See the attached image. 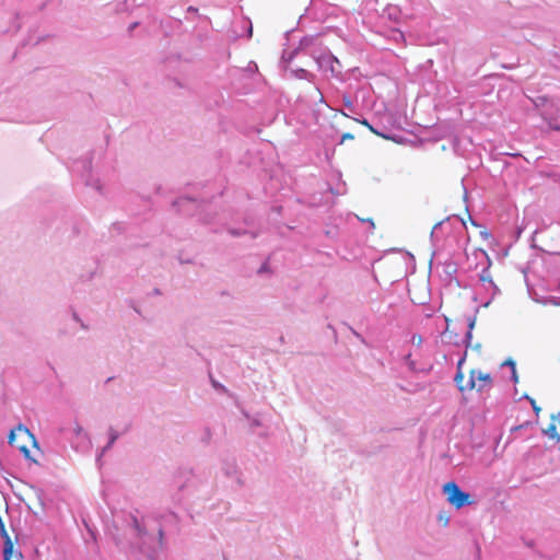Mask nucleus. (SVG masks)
I'll return each mask as SVG.
<instances>
[{
  "instance_id": "obj_1",
  "label": "nucleus",
  "mask_w": 560,
  "mask_h": 560,
  "mask_svg": "<svg viewBox=\"0 0 560 560\" xmlns=\"http://www.w3.org/2000/svg\"><path fill=\"white\" fill-rule=\"evenodd\" d=\"M8 440L9 444L18 447L25 458L36 462L31 457L30 450L27 448L26 443H32L34 446H37V442L34 435L26 427H24L23 424H19L14 429H12L8 436Z\"/></svg>"
},
{
  "instance_id": "obj_2",
  "label": "nucleus",
  "mask_w": 560,
  "mask_h": 560,
  "mask_svg": "<svg viewBox=\"0 0 560 560\" xmlns=\"http://www.w3.org/2000/svg\"><path fill=\"white\" fill-rule=\"evenodd\" d=\"M310 56L317 63L320 71L329 72L332 77L338 78L341 75L342 66L338 58H336L327 48L320 51L312 50Z\"/></svg>"
},
{
  "instance_id": "obj_3",
  "label": "nucleus",
  "mask_w": 560,
  "mask_h": 560,
  "mask_svg": "<svg viewBox=\"0 0 560 560\" xmlns=\"http://www.w3.org/2000/svg\"><path fill=\"white\" fill-rule=\"evenodd\" d=\"M443 493L446 495L448 503L456 509H462L474 502L470 494L462 490L455 481L446 482L443 486Z\"/></svg>"
},
{
  "instance_id": "obj_4",
  "label": "nucleus",
  "mask_w": 560,
  "mask_h": 560,
  "mask_svg": "<svg viewBox=\"0 0 560 560\" xmlns=\"http://www.w3.org/2000/svg\"><path fill=\"white\" fill-rule=\"evenodd\" d=\"M532 102L537 109H540V116L542 119L544 112L556 113V108L560 107L558 104L555 103L552 98H550L547 95H538L535 98H533Z\"/></svg>"
},
{
  "instance_id": "obj_5",
  "label": "nucleus",
  "mask_w": 560,
  "mask_h": 560,
  "mask_svg": "<svg viewBox=\"0 0 560 560\" xmlns=\"http://www.w3.org/2000/svg\"><path fill=\"white\" fill-rule=\"evenodd\" d=\"M318 40H319V35H317V34L316 35H306L300 40L298 48L300 51H303L307 55H310V51H312V50L320 51L323 49L317 48Z\"/></svg>"
},
{
  "instance_id": "obj_6",
  "label": "nucleus",
  "mask_w": 560,
  "mask_h": 560,
  "mask_svg": "<svg viewBox=\"0 0 560 560\" xmlns=\"http://www.w3.org/2000/svg\"><path fill=\"white\" fill-rule=\"evenodd\" d=\"M544 121L550 130L560 132V107L556 108V113L544 112Z\"/></svg>"
},
{
  "instance_id": "obj_7",
  "label": "nucleus",
  "mask_w": 560,
  "mask_h": 560,
  "mask_svg": "<svg viewBox=\"0 0 560 560\" xmlns=\"http://www.w3.org/2000/svg\"><path fill=\"white\" fill-rule=\"evenodd\" d=\"M1 532H2V535L5 538L4 549H3V557H4V560H10V557H11L12 551H13V544H12L9 535L7 534L3 524H1Z\"/></svg>"
},
{
  "instance_id": "obj_8",
  "label": "nucleus",
  "mask_w": 560,
  "mask_h": 560,
  "mask_svg": "<svg viewBox=\"0 0 560 560\" xmlns=\"http://www.w3.org/2000/svg\"><path fill=\"white\" fill-rule=\"evenodd\" d=\"M291 73L296 79L307 80L310 82H313L315 79V75L312 72H310L303 68L293 69V70H291Z\"/></svg>"
},
{
  "instance_id": "obj_9",
  "label": "nucleus",
  "mask_w": 560,
  "mask_h": 560,
  "mask_svg": "<svg viewBox=\"0 0 560 560\" xmlns=\"http://www.w3.org/2000/svg\"><path fill=\"white\" fill-rule=\"evenodd\" d=\"M479 279H480L481 282H488L489 285L494 290V294L499 292V288L492 281V278H491V275L489 272V268L488 267L482 269L481 273L479 275Z\"/></svg>"
},
{
  "instance_id": "obj_10",
  "label": "nucleus",
  "mask_w": 560,
  "mask_h": 560,
  "mask_svg": "<svg viewBox=\"0 0 560 560\" xmlns=\"http://www.w3.org/2000/svg\"><path fill=\"white\" fill-rule=\"evenodd\" d=\"M542 434L548 436L551 440H556L558 442V438H560V433L557 432V427L555 420L546 428L542 429Z\"/></svg>"
},
{
  "instance_id": "obj_11",
  "label": "nucleus",
  "mask_w": 560,
  "mask_h": 560,
  "mask_svg": "<svg viewBox=\"0 0 560 560\" xmlns=\"http://www.w3.org/2000/svg\"><path fill=\"white\" fill-rule=\"evenodd\" d=\"M476 387V370L470 372V377L466 385L459 386V392H464L466 389L471 390Z\"/></svg>"
},
{
  "instance_id": "obj_12",
  "label": "nucleus",
  "mask_w": 560,
  "mask_h": 560,
  "mask_svg": "<svg viewBox=\"0 0 560 560\" xmlns=\"http://www.w3.org/2000/svg\"><path fill=\"white\" fill-rule=\"evenodd\" d=\"M520 399H526L529 401L533 411L535 412L536 417L539 416V412L541 411V408L536 404V400L532 398L529 395L524 394Z\"/></svg>"
},
{
  "instance_id": "obj_13",
  "label": "nucleus",
  "mask_w": 560,
  "mask_h": 560,
  "mask_svg": "<svg viewBox=\"0 0 560 560\" xmlns=\"http://www.w3.org/2000/svg\"><path fill=\"white\" fill-rule=\"evenodd\" d=\"M476 380L491 383L492 378L489 373H482L479 370H476Z\"/></svg>"
},
{
  "instance_id": "obj_14",
  "label": "nucleus",
  "mask_w": 560,
  "mask_h": 560,
  "mask_svg": "<svg viewBox=\"0 0 560 560\" xmlns=\"http://www.w3.org/2000/svg\"><path fill=\"white\" fill-rule=\"evenodd\" d=\"M266 273L271 275V270L267 260L264 261L262 265L257 269V275L262 276Z\"/></svg>"
},
{
  "instance_id": "obj_15",
  "label": "nucleus",
  "mask_w": 560,
  "mask_h": 560,
  "mask_svg": "<svg viewBox=\"0 0 560 560\" xmlns=\"http://www.w3.org/2000/svg\"><path fill=\"white\" fill-rule=\"evenodd\" d=\"M300 52L299 48L296 47L295 49H293L291 52L288 54V56L285 54L282 55V60L285 61V62H291L293 60V58Z\"/></svg>"
},
{
  "instance_id": "obj_16",
  "label": "nucleus",
  "mask_w": 560,
  "mask_h": 560,
  "mask_svg": "<svg viewBox=\"0 0 560 560\" xmlns=\"http://www.w3.org/2000/svg\"><path fill=\"white\" fill-rule=\"evenodd\" d=\"M257 70H258V67H257L256 62H254V61L247 62V77L250 74H255Z\"/></svg>"
},
{
  "instance_id": "obj_17",
  "label": "nucleus",
  "mask_w": 560,
  "mask_h": 560,
  "mask_svg": "<svg viewBox=\"0 0 560 560\" xmlns=\"http://www.w3.org/2000/svg\"><path fill=\"white\" fill-rule=\"evenodd\" d=\"M463 380H464V374L462 373L460 370H457L455 376H454V382L456 383L457 387L459 388V386H463Z\"/></svg>"
},
{
  "instance_id": "obj_18",
  "label": "nucleus",
  "mask_w": 560,
  "mask_h": 560,
  "mask_svg": "<svg viewBox=\"0 0 560 560\" xmlns=\"http://www.w3.org/2000/svg\"><path fill=\"white\" fill-rule=\"evenodd\" d=\"M544 304H552L556 306H560V299H558L556 296H549L544 300Z\"/></svg>"
},
{
  "instance_id": "obj_19",
  "label": "nucleus",
  "mask_w": 560,
  "mask_h": 560,
  "mask_svg": "<svg viewBox=\"0 0 560 560\" xmlns=\"http://www.w3.org/2000/svg\"><path fill=\"white\" fill-rule=\"evenodd\" d=\"M476 325V316L467 317V331H472Z\"/></svg>"
},
{
  "instance_id": "obj_20",
  "label": "nucleus",
  "mask_w": 560,
  "mask_h": 560,
  "mask_svg": "<svg viewBox=\"0 0 560 560\" xmlns=\"http://www.w3.org/2000/svg\"><path fill=\"white\" fill-rule=\"evenodd\" d=\"M471 339H472V331H467L465 337H464V340H463V342H464L466 348L470 347Z\"/></svg>"
},
{
  "instance_id": "obj_21",
  "label": "nucleus",
  "mask_w": 560,
  "mask_h": 560,
  "mask_svg": "<svg viewBox=\"0 0 560 560\" xmlns=\"http://www.w3.org/2000/svg\"><path fill=\"white\" fill-rule=\"evenodd\" d=\"M502 366H508L512 370H515L516 369V363L513 359L509 358L508 360H505L503 363H502Z\"/></svg>"
},
{
  "instance_id": "obj_22",
  "label": "nucleus",
  "mask_w": 560,
  "mask_h": 560,
  "mask_svg": "<svg viewBox=\"0 0 560 560\" xmlns=\"http://www.w3.org/2000/svg\"><path fill=\"white\" fill-rule=\"evenodd\" d=\"M342 102H343V105H345L347 108H349V109H353V103H352V101H351V97H350V96L345 95V96L342 97Z\"/></svg>"
},
{
  "instance_id": "obj_23",
  "label": "nucleus",
  "mask_w": 560,
  "mask_h": 560,
  "mask_svg": "<svg viewBox=\"0 0 560 560\" xmlns=\"http://www.w3.org/2000/svg\"><path fill=\"white\" fill-rule=\"evenodd\" d=\"M443 223H444V221L442 220V221L436 222V223L433 225V229H432V231H431V233H430V238H431V240H433V237H434V235H435V231H436L438 229H440V228L442 226V224H443Z\"/></svg>"
},
{
  "instance_id": "obj_24",
  "label": "nucleus",
  "mask_w": 560,
  "mask_h": 560,
  "mask_svg": "<svg viewBox=\"0 0 560 560\" xmlns=\"http://www.w3.org/2000/svg\"><path fill=\"white\" fill-rule=\"evenodd\" d=\"M456 271H457V268H456L455 264H453V262L446 264V272L447 273H454Z\"/></svg>"
},
{
  "instance_id": "obj_25",
  "label": "nucleus",
  "mask_w": 560,
  "mask_h": 560,
  "mask_svg": "<svg viewBox=\"0 0 560 560\" xmlns=\"http://www.w3.org/2000/svg\"><path fill=\"white\" fill-rule=\"evenodd\" d=\"M253 35V25L250 20L247 18V39H249Z\"/></svg>"
},
{
  "instance_id": "obj_26",
  "label": "nucleus",
  "mask_w": 560,
  "mask_h": 560,
  "mask_svg": "<svg viewBox=\"0 0 560 560\" xmlns=\"http://www.w3.org/2000/svg\"><path fill=\"white\" fill-rule=\"evenodd\" d=\"M511 381L514 384H516L518 382V375H517L516 369L511 371Z\"/></svg>"
},
{
  "instance_id": "obj_27",
  "label": "nucleus",
  "mask_w": 560,
  "mask_h": 560,
  "mask_svg": "<svg viewBox=\"0 0 560 560\" xmlns=\"http://www.w3.org/2000/svg\"><path fill=\"white\" fill-rule=\"evenodd\" d=\"M247 425H249L250 428H254V427L260 425V422L256 419H253L249 421V419L247 418Z\"/></svg>"
},
{
  "instance_id": "obj_28",
  "label": "nucleus",
  "mask_w": 560,
  "mask_h": 560,
  "mask_svg": "<svg viewBox=\"0 0 560 560\" xmlns=\"http://www.w3.org/2000/svg\"><path fill=\"white\" fill-rule=\"evenodd\" d=\"M361 124H363L364 126L369 127V129H370L371 131H373L374 133H377V135H378V132H377V131H376V130H375V129H374V128L369 124V121H368L366 119H363V120L361 121Z\"/></svg>"
},
{
  "instance_id": "obj_29",
  "label": "nucleus",
  "mask_w": 560,
  "mask_h": 560,
  "mask_svg": "<svg viewBox=\"0 0 560 560\" xmlns=\"http://www.w3.org/2000/svg\"><path fill=\"white\" fill-rule=\"evenodd\" d=\"M465 359H466V352H465V353H464V355L458 360V362H457V370H460V371H462V365H463V363H464Z\"/></svg>"
},
{
  "instance_id": "obj_30",
  "label": "nucleus",
  "mask_w": 560,
  "mask_h": 560,
  "mask_svg": "<svg viewBox=\"0 0 560 560\" xmlns=\"http://www.w3.org/2000/svg\"><path fill=\"white\" fill-rule=\"evenodd\" d=\"M534 247H535V248H538V249H539V250H541V252H546V253H547V250H544V249H542V248H540V247H536L535 245H534ZM548 254H550V255H559V256H560V250L548 252Z\"/></svg>"
},
{
  "instance_id": "obj_31",
  "label": "nucleus",
  "mask_w": 560,
  "mask_h": 560,
  "mask_svg": "<svg viewBox=\"0 0 560 560\" xmlns=\"http://www.w3.org/2000/svg\"><path fill=\"white\" fill-rule=\"evenodd\" d=\"M529 424H530V422L526 421L523 424L515 427L514 430H521V429L527 428Z\"/></svg>"
},
{
  "instance_id": "obj_32",
  "label": "nucleus",
  "mask_w": 560,
  "mask_h": 560,
  "mask_svg": "<svg viewBox=\"0 0 560 560\" xmlns=\"http://www.w3.org/2000/svg\"><path fill=\"white\" fill-rule=\"evenodd\" d=\"M351 331H352V334H353L358 339H360L362 342H364L363 337H362L359 332H357V331H355L354 329H352V328H351Z\"/></svg>"
},
{
  "instance_id": "obj_33",
  "label": "nucleus",
  "mask_w": 560,
  "mask_h": 560,
  "mask_svg": "<svg viewBox=\"0 0 560 560\" xmlns=\"http://www.w3.org/2000/svg\"><path fill=\"white\" fill-rule=\"evenodd\" d=\"M341 139H342V141H343V140H347V139H353V135H351V133H349V132L343 133Z\"/></svg>"
},
{
  "instance_id": "obj_34",
  "label": "nucleus",
  "mask_w": 560,
  "mask_h": 560,
  "mask_svg": "<svg viewBox=\"0 0 560 560\" xmlns=\"http://www.w3.org/2000/svg\"><path fill=\"white\" fill-rule=\"evenodd\" d=\"M480 234H481V236H482V237H485V238H487V237H489V236H490V233H489V232H487V231H482V232H480Z\"/></svg>"
},
{
  "instance_id": "obj_35",
  "label": "nucleus",
  "mask_w": 560,
  "mask_h": 560,
  "mask_svg": "<svg viewBox=\"0 0 560 560\" xmlns=\"http://www.w3.org/2000/svg\"><path fill=\"white\" fill-rule=\"evenodd\" d=\"M472 349H475V350H478V351H479V350L481 349V345H480V343H476V345L472 347Z\"/></svg>"
},
{
  "instance_id": "obj_36",
  "label": "nucleus",
  "mask_w": 560,
  "mask_h": 560,
  "mask_svg": "<svg viewBox=\"0 0 560 560\" xmlns=\"http://www.w3.org/2000/svg\"><path fill=\"white\" fill-rule=\"evenodd\" d=\"M440 521H444V525H447V523H448V518H445V517H442V516H440Z\"/></svg>"
},
{
  "instance_id": "obj_37",
  "label": "nucleus",
  "mask_w": 560,
  "mask_h": 560,
  "mask_svg": "<svg viewBox=\"0 0 560 560\" xmlns=\"http://www.w3.org/2000/svg\"><path fill=\"white\" fill-rule=\"evenodd\" d=\"M440 521H444V525H447V523H448V518H445V517H442V516H440Z\"/></svg>"
},
{
  "instance_id": "obj_38",
  "label": "nucleus",
  "mask_w": 560,
  "mask_h": 560,
  "mask_svg": "<svg viewBox=\"0 0 560 560\" xmlns=\"http://www.w3.org/2000/svg\"><path fill=\"white\" fill-rule=\"evenodd\" d=\"M440 521H444V525H447V523H448V518H445V517H442V516H440Z\"/></svg>"
},
{
  "instance_id": "obj_39",
  "label": "nucleus",
  "mask_w": 560,
  "mask_h": 560,
  "mask_svg": "<svg viewBox=\"0 0 560 560\" xmlns=\"http://www.w3.org/2000/svg\"><path fill=\"white\" fill-rule=\"evenodd\" d=\"M469 219H470V221H471V224L477 225V223L472 220V218H471V217H469Z\"/></svg>"
},
{
  "instance_id": "obj_40",
  "label": "nucleus",
  "mask_w": 560,
  "mask_h": 560,
  "mask_svg": "<svg viewBox=\"0 0 560 560\" xmlns=\"http://www.w3.org/2000/svg\"><path fill=\"white\" fill-rule=\"evenodd\" d=\"M398 35H399L400 38H404L402 32H398Z\"/></svg>"
},
{
  "instance_id": "obj_41",
  "label": "nucleus",
  "mask_w": 560,
  "mask_h": 560,
  "mask_svg": "<svg viewBox=\"0 0 560 560\" xmlns=\"http://www.w3.org/2000/svg\"><path fill=\"white\" fill-rule=\"evenodd\" d=\"M477 390H478V392H481V390H482V386H479V387L477 388Z\"/></svg>"
},
{
  "instance_id": "obj_42",
  "label": "nucleus",
  "mask_w": 560,
  "mask_h": 560,
  "mask_svg": "<svg viewBox=\"0 0 560 560\" xmlns=\"http://www.w3.org/2000/svg\"><path fill=\"white\" fill-rule=\"evenodd\" d=\"M559 451H560V445H559Z\"/></svg>"
},
{
  "instance_id": "obj_43",
  "label": "nucleus",
  "mask_w": 560,
  "mask_h": 560,
  "mask_svg": "<svg viewBox=\"0 0 560 560\" xmlns=\"http://www.w3.org/2000/svg\"><path fill=\"white\" fill-rule=\"evenodd\" d=\"M559 416H560V412H559Z\"/></svg>"
}]
</instances>
